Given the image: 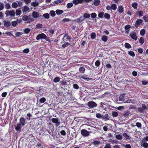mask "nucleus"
<instances>
[{
	"instance_id": "obj_3",
	"label": "nucleus",
	"mask_w": 148,
	"mask_h": 148,
	"mask_svg": "<svg viewBox=\"0 0 148 148\" xmlns=\"http://www.w3.org/2000/svg\"><path fill=\"white\" fill-rule=\"evenodd\" d=\"M88 106L90 108H93L96 107L97 104L94 101H90L88 102Z\"/></svg>"
},
{
	"instance_id": "obj_63",
	"label": "nucleus",
	"mask_w": 148,
	"mask_h": 148,
	"mask_svg": "<svg viewBox=\"0 0 148 148\" xmlns=\"http://www.w3.org/2000/svg\"><path fill=\"white\" fill-rule=\"evenodd\" d=\"M136 126L138 127H140L141 126V124L140 123L137 122L136 124Z\"/></svg>"
},
{
	"instance_id": "obj_47",
	"label": "nucleus",
	"mask_w": 148,
	"mask_h": 148,
	"mask_svg": "<svg viewBox=\"0 0 148 148\" xmlns=\"http://www.w3.org/2000/svg\"><path fill=\"white\" fill-rule=\"evenodd\" d=\"M85 18L84 16H81L79 19V21L82 22L84 20Z\"/></svg>"
},
{
	"instance_id": "obj_32",
	"label": "nucleus",
	"mask_w": 148,
	"mask_h": 148,
	"mask_svg": "<svg viewBox=\"0 0 148 148\" xmlns=\"http://www.w3.org/2000/svg\"><path fill=\"white\" fill-rule=\"evenodd\" d=\"M144 39L142 37H140L139 39V42L141 44H143L144 43Z\"/></svg>"
},
{
	"instance_id": "obj_6",
	"label": "nucleus",
	"mask_w": 148,
	"mask_h": 148,
	"mask_svg": "<svg viewBox=\"0 0 148 148\" xmlns=\"http://www.w3.org/2000/svg\"><path fill=\"white\" fill-rule=\"evenodd\" d=\"M131 38L135 40H136L137 39V37L136 32H131L130 34Z\"/></svg>"
},
{
	"instance_id": "obj_9",
	"label": "nucleus",
	"mask_w": 148,
	"mask_h": 148,
	"mask_svg": "<svg viewBox=\"0 0 148 148\" xmlns=\"http://www.w3.org/2000/svg\"><path fill=\"white\" fill-rule=\"evenodd\" d=\"M84 0H73V2L74 4L77 5L79 3H84Z\"/></svg>"
},
{
	"instance_id": "obj_2",
	"label": "nucleus",
	"mask_w": 148,
	"mask_h": 148,
	"mask_svg": "<svg viewBox=\"0 0 148 148\" xmlns=\"http://www.w3.org/2000/svg\"><path fill=\"white\" fill-rule=\"evenodd\" d=\"M81 133L82 135L84 137L88 136L90 134L89 132L85 129L82 130L81 131Z\"/></svg>"
},
{
	"instance_id": "obj_14",
	"label": "nucleus",
	"mask_w": 148,
	"mask_h": 148,
	"mask_svg": "<svg viewBox=\"0 0 148 148\" xmlns=\"http://www.w3.org/2000/svg\"><path fill=\"white\" fill-rule=\"evenodd\" d=\"M56 12L57 15H60L63 13V11L62 10H56Z\"/></svg>"
},
{
	"instance_id": "obj_61",
	"label": "nucleus",
	"mask_w": 148,
	"mask_h": 148,
	"mask_svg": "<svg viewBox=\"0 0 148 148\" xmlns=\"http://www.w3.org/2000/svg\"><path fill=\"white\" fill-rule=\"evenodd\" d=\"M73 87L74 88L76 89H78L79 88L77 84H74L73 85Z\"/></svg>"
},
{
	"instance_id": "obj_25",
	"label": "nucleus",
	"mask_w": 148,
	"mask_h": 148,
	"mask_svg": "<svg viewBox=\"0 0 148 148\" xmlns=\"http://www.w3.org/2000/svg\"><path fill=\"white\" fill-rule=\"evenodd\" d=\"M116 138L118 140H121L122 139V137L121 135L118 134L116 136Z\"/></svg>"
},
{
	"instance_id": "obj_43",
	"label": "nucleus",
	"mask_w": 148,
	"mask_h": 148,
	"mask_svg": "<svg viewBox=\"0 0 148 148\" xmlns=\"http://www.w3.org/2000/svg\"><path fill=\"white\" fill-rule=\"evenodd\" d=\"M73 4L72 3H69L67 4L66 7L68 8H70L72 7L73 6Z\"/></svg>"
},
{
	"instance_id": "obj_1",
	"label": "nucleus",
	"mask_w": 148,
	"mask_h": 148,
	"mask_svg": "<svg viewBox=\"0 0 148 148\" xmlns=\"http://www.w3.org/2000/svg\"><path fill=\"white\" fill-rule=\"evenodd\" d=\"M42 38L45 39L47 41H50V39L44 33H41L38 34L36 38V39L37 40H39Z\"/></svg>"
},
{
	"instance_id": "obj_36",
	"label": "nucleus",
	"mask_w": 148,
	"mask_h": 148,
	"mask_svg": "<svg viewBox=\"0 0 148 148\" xmlns=\"http://www.w3.org/2000/svg\"><path fill=\"white\" fill-rule=\"evenodd\" d=\"M125 47L127 49L130 48L131 47L130 45L127 43H125Z\"/></svg>"
},
{
	"instance_id": "obj_11",
	"label": "nucleus",
	"mask_w": 148,
	"mask_h": 148,
	"mask_svg": "<svg viewBox=\"0 0 148 148\" xmlns=\"http://www.w3.org/2000/svg\"><path fill=\"white\" fill-rule=\"evenodd\" d=\"M22 127V125L21 124H18L15 126V128L16 130H20Z\"/></svg>"
},
{
	"instance_id": "obj_40",
	"label": "nucleus",
	"mask_w": 148,
	"mask_h": 148,
	"mask_svg": "<svg viewBox=\"0 0 148 148\" xmlns=\"http://www.w3.org/2000/svg\"><path fill=\"white\" fill-rule=\"evenodd\" d=\"M96 116L97 118L99 119H103V116H102L100 114L97 113L96 114Z\"/></svg>"
},
{
	"instance_id": "obj_41",
	"label": "nucleus",
	"mask_w": 148,
	"mask_h": 148,
	"mask_svg": "<svg viewBox=\"0 0 148 148\" xmlns=\"http://www.w3.org/2000/svg\"><path fill=\"white\" fill-rule=\"evenodd\" d=\"M104 15V12H101L99 13L98 16L100 18H102Z\"/></svg>"
},
{
	"instance_id": "obj_42",
	"label": "nucleus",
	"mask_w": 148,
	"mask_h": 148,
	"mask_svg": "<svg viewBox=\"0 0 148 148\" xmlns=\"http://www.w3.org/2000/svg\"><path fill=\"white\" fill-rule=\"evenodd\" d=\"M104 16L106 18L108 19H109L110 18V14L107 13L105 14Z\"/></svg>"
},
{
	"instance_id": "obj_33",
	"label": "nucleus",
	"mask_w": 148,
	"mask_h": 148,
	"mask_svg": "<svg viewBox=\"0 0 148 148\" xmlns=\"http://www.w3.org/2000/svg\"><path fill=\"white\" fill-rule=\"evenodd\" d=\"M79 71L82 73H83L85 72V69L84 67H81L79 68Z\"/></svg>"
},
{
	"instance_id": "obj_26",
	"label": "nucleus",
	"mask_w": 148,
	"mask_h": 148,
	"mask_svg": "<svg viewBox=\"0 0 148 148\" xmlns=\"http://www.w3.org/2000/svg\"><path fill=\"white\" fill-rule=\"evenodd\" d=\"M34 20V18H28V21L26 22V23H29L32 22Z\"/></svg>"
},
{
	"instance_id": "obj_15",
	"label": "nucleus",
	"mask_w": 148,
	"mask_h": 148,
	"mask_svg": "<svg viewBox=\"0 0 148 148\" xmlns=\"http://www.w3.org/2000/svg\"><path fill=\"white\" fill-rule=\"evenodd\" d=\"M92 144L96 146L97 147L101 144L100 141H95L92 142Z\"/></svg>"
},
{
	"instance_id": "obj_17",
	"label": "nucleus",
	"mask_w": 148,
	"mask_h": 148,
	"mask_svg": "<svg viewBox=\"0 0 148 148\" xmlns=\"http://www.w3.org/2000/svg\"><path fill=\"white\" fill-rule=\"evenodd\" d=\"M145 34V31L144 29H142L140 32V34L141 36H144Z\"/></svg>"
},
{
	"instance_id": "obj_50",
	"label": "nucleus",
	"mask_w": 148,
	"mask_h": 148,
	"mask_svg": "<svg viewBox=\"0 0 148 148\" xmlns=\"http://www.w3.org/2000/svg\"><path fill=\"white\" fill-rule=\"evenodd\" d=\"M123 98H124L123 95H121L119 97V100L120 101H122L123 100Z\"/></svg>"
},
{
	"instance_id": "obj_58",
	"label": "nucleus",
	"mask_w": 148,
	"mask_h": 148,
	"mask_svg": "<svg viewBox=\"0 0 148 148\" xmlns=\"http://www.w3.org/2000/svg\"><path fill=\"white\" fill-rule=\"evenodd\" d=\"M145 22H147L148 21V16H146L143 18Z\"/></svg>"
},
{
	"instance_id": "obj_21",
	"label": "nucleus",
	"mask_w": 148,
	"mask_h": 148,
	"mask_svg": "<svg viewBox=\"0 0 148 148\" xmlns=\"http://www.w3.org/2000/svg\"><path fill=\"white\" fill-rule=\"evenodd\" d=\"M60 80V79L59 77H56L54 78L53 81L54 82L56 83L59 82Z\"/></svg>"
},
{
	"instance_id": "obj_5",
	"label": "nucleus",
	"mask_w": 148,
	"mask_h": 148,
	"mask_svg": "<svg viewBox=\"0 0 148 148\" xmlns=\"http://www.w3.org/2000/svg\"><path fill=\"white\" fill-rule=\"evenodd\" d=\"M33 17L35 18H37L40 17L41 16L40 14L38 12L36 11H34L32 13Z\"/></svg>"
},
{
	"instance_id": "obj_64",
	"label": "nucleus",
	"mask_w": 148,
	"mask_h": 148,
	"mask_svg": "<svg viewBox=\"0 0 148 148\" xmlns=\"http://www.w3.org/2000/svg\"><path fill=\"white\" fill-rule=\"evenodd\" d=\"M138 14L140 16H141L143 15V12L142 11H140L138 12Z\"/></svg>"
},
{
	"instance_id": "obj_60",
	"label": "nucleus",
	"mask_w": 148,
	"mask_h": 148,
	"mask_svg": "<svg viewBox=\"0 0 148 148\" xmlns=\"http://www.w3.org/2000/svg\"><path fill=\"white\" fill-rule=\"evenodd\" d=\"M133 101L131 99H128L124 103H133Z\"/></svg>"
},
{
	"instance_id": "obj_4",
	"label": "nucleus",
	"mask_w": 148,
	"mask_h": 148,
	"mask_svg": "<svg viewBox=\"0 0 148 148\" xmlns=\"http://www.w3.org/2000/svg\"><path fill=\"white\" fill-rule=\"evenodd\" d=\"M6 16H14L15 15V12L14 11H7L5 12Z\"/></svg>"
},
{
	"instance_id": "obj_46",
	"label": "nucleus",
	"mask_w": 148,
	"mask_h": 148,
	"mask_svg": "<svg viewBox=\"0 0 148 148\" xmlns=\"http://www.w3.org/2000/svg\"><path fill=\"white\" fill-rule=\"evenodd\" d=\"M23 34V33L22 32H17L16 33V36L17 37H18Z\"/></svg>"
},
{
	"instance_id": "obj_24",
	"label": "nucleus",
	"mask_w": 148,
	"mask_h": 148,
	"mask_svg": "<svg viewBox=\"0 0 148 148\" xmlns=\"http://www.w3.org/2000/svg\"><path fill=\"white\" fill-rule=\"evenodd\" d=\"M132 6L134 9H136L137 8L138 4L136 3H133L132 4Z\"/></svg>"
},
{
	"instance_id": "obj_44",
	"label": "nucleus",
	"mask_w": 148,
	"mask_h": 148,
	"mask_svg": "<svg viewBox=\"0 0 148 148\" xmlns=\"http://www.w3.org/2000/svg\"><path fill=\"white\" fill-rule=\"evenodd\" d=\"M21 10H20L17 9L16 11V14L17 15H20L21 13Z\"/></svg>"
},
{
	"instance_id": "obj_57",
	"label": "nucleus",
	"mask_w": 148,
	"mask_h": 148,
	"mask_svg": "<svg viewBox=\"0 0 148 148\" xmlns=\"http://www.w3.org/2000/svg\"><path fill=\"white\" fill-rule=\"evenodd\" d=\"M29 50L28 49H24L23 50V52L24 53H27L29 52Z\"/></svg>"
},
{
	"instance_id": "obj_56",
	"label": "nucleus",
	"mask_w": 148,
	"mask_h": 148,
	"mask_svg": "<svg viewBox=\"0 0 148 148\" xmlns=\"http://www.w3.org/2000/svg\"><path fill=\"white\" fill-rule=\"evenodd\" d=\"M131 27V26L130 25H126L125 27V29L126 30H127L130 29V28Z\"/></svg>"
},
{
	"instance_id": "obj_54",
	"label": "nucleus",
	"mask_w": 148,
	"mask_h": 148,
	"mask_svg": "<svg viewBox=\"0 0 148 148\" xmlns=\"http://www.w3.org/2000/svg\"><path fill=\"white\" fill-rule=\"evenodd\" d=\"M100 64V62L99 60H97L95 62V65L97 66H98Z\"/></svg>"
},
{
	"instance_id": "obj_37",
	"label": "nucleus",
	"mask_w": 148,
	"mask_h": 148,
	"mask_svg": "<svg viewBox=\"0 0 148 148\" xmlns=\"http://www.w3.org/2000/svg\"><path fill=\"white\" fill-rule=\"evenodd\" d=\"M117 8V6L116 5L113 4H112L111 5V9L113 10H115Z\"/></svg>"
},
{
	"instance_id": "obj_29",
	"label": "nucleus",
	"mask_w": 148,
	"mask_h": 148,
	"mask_svg": "<svg viewBox=\"0 0 148 148\" xmlns=\"http://www.w3.org/2000/svg\"><path fill=\"white\" fill-rule=\"evenodd\" d=\"M43 16L46 19H48L49 18V14L48 13H46L44 14Z\"/></svg>"
},
{
	"instance_id": "obj_30",
	"label": "nucleus",
	"mask_w": 148,
	"mask_h": 148,
	"mask_svg": "<svg viewBox=\"0 0 148 148\" xmlns=\"http://www.w3.org/2000/svg\"><path fill=\"white\" fill-rule=\"evenodd\" d=\"M46 99L45 97H42L40 99L39 101L41 103H43L45 102Z\"/></svg>"
},
{
	"instance_id": "obj_38",
	"label": "nucleus",
	"mask_w": 148,
	"mask_h": 148,
	"mask_svg": "<svg viewBox=\"0 0 148 148\" xmlns=\"http://www.w3.org/2000/svg\"><path fill=\"white\" fill-rule=\"evenodd\" d=\"M112 114L113 117H116L118 114L117 112L116 111H113L112 113Z\"/></svg>"
},
{
	"instance_id": "obj_18",
	"label": "nucleus",
	"mask_w": 148,
	"mask_h": 148,
	"mask_svg": "<svg viewBox=\"0 0 148 148\" xmlns=\"http://www.w3.org/2000/svg\"><path fill=\"white\" fill-rule=\"evenodd\" d=\"M30 31L31 29H30L26 28L24 30V32L26 34H27L30 32Z\"/></svg>"
},
{
	"instance_id": "obj_27",
	"label": "nucleus",
	"mask_w": 148,
	"mask_h": 148,
	"mask_svg": "<svg viewBox=\"0 0 148 148\" xmlns=\"http://www.w3.org/2000/svg\"><path fill=\"white\" fill-rule=\"evenodd\" d=\"M108 39L107 37L105 36H103L101 38V40L104 42H106Z\"/></svg>"
},
{
	"instance_id": "obj_10",
	"label": "nucleus",
	"mask_w": 148,
	"mask_h": 148,
	"mask_svg": "<svg viewBox=\"0 0 148 148\" xmlns=\"http://www.w3.org/2000/svg\"><path fill=\"white\" fill-rule=\"evenodd\" d=\"M143 22V20L141 19H138L136 22L135 24V26L136 27H137L139 25Z\"/></svg>"
},
{
	"instance_id": "obj_35",
	"label": "nucleus",
	"mask_w": 148,
	"mask_h": 148,
	"mask_svg": "<svg viewBox=\"0 0 148 148\" xmlns=\"http://www.w3.org/2000/svg\"><path fill=\"white\" fill-rule=\"evenodd\" d=\"M50 14L52 17L56 15L55 12L53 10L50 11Z\"/></svg>"
},
{
	"instance_id": "obj_20",
	"label": "nucleus",
	"mask_w": 148,
	"mask_h": 148,
	"mask_svg": "<svg viewBox=\"0 0 148 148\" xmlns=\"http://www.w3.org/2000/svg\"><path fill=\"white\" fill-rule=\"evenodd\" d=\"M118 11L119 12L121 13L123 12V8L121 6H119L118 8Z\"/></svg>"
},
{
	"instance_id": "obj_34",
	"label": "nucleus",
	"mask_w": 148,
	"mask_h": 148,
	"mask_svg": "<svg viewBox=\"0 0 148 148\" xmlns=\"http://www.w3.org/2000/svg\"><path fill=\"white\" fill-rule=\"evenodd\" d=\"M128 54L130 56H131L132 57H134L135 56V55L134 52L132 51H130L128 52Z\"/></svg>"
},
{
	"instance_id": "obj_55",
	"label": "nucleus",
	"mask_w": 148,
	"mask_h": 148,
	"mask_svg": "<svg viewBox=\"0 0 148 148\" xmlns=\"http://www.w3.org/2000/svg\"><path fill=\"white\" fill-rule=\"evenodd\" d=\"M17 24V23L16 21H13L12 23V25L14 27L16 26Z\"/></svg>"
},
{
	"instance_id": "obj_52",
	"label": "nucleus",
	"mask_w": 148,
	"mask_h": 148,
	"mask_svg": "<svg viewBox=\"0 0 148 148\" xmlns=\"http://www.w3.org/2000/svg\"><path fill=\"white\" fill-rule=\"evenodd\" d=\"M123 135L126 139H129V136L126 133H123Z\"/></svg>"
},
{
	"instance_id": "obj_23",
	"label": "nucleus",
	"mask_w": 148,
	"mask_h": 148,
	"mask_svg": "<svg viewBox=\"0 0 148 148\" xmlns=\"http://www.w3.org/2000/svg\"><path fill=\"white\" fill-rule=\"evenodd\" d=\"M100 3V1L99 0H95L94 2V4L96 5H98Z\"/></svg>"
},
{
	"instance_id": "obj_51",
	"label": "nucleus",
	"mask_w": 148,
	"mask_h": 148,
	"mask_svg": "<svg viewBox=\"0 0 148 148\" xmlns=\"http://www.w3.org/2000/svg\"><path fill=\"white\" fill-rule=\"evenodd\" d=\"M97 14L95 13H93L91 14V17L93 18H95Z\"/></svg>"
},
{
	"instance_id": "obj_59",
	"label": "nucleus",
	"mask_w": 148,
	"mask_h": 148,
	"mask_svg": "<svg viewBox=\"0 0 148 148\" xmlns=\"http://www.w3.org/2000/svg\"><path fill=\"white\" fill-rule=\"evenodd\" d=\"M104 148H111V146L109 144H107Z\"/></svg>"
},
{
	"instance_id": "obj_28",
	"label": "nucleus",
	"mask_w": 148,
	"mask_h": 148,
	"mask_svg": "<svg viewBox=\"0 0 148 148\" xmlns=\"http://www.w3.org/2000/svg\"><path fill=\"white\" fill-rule=\"evenodd\" d=\"M18 4L15 2L13 3L12 5V7L14 8H16L18 7Z\"/></svg>"
},
{
	"instance_id": "obj_31",
	"label": "nucleus",
	"mask_w": 148,
	"mask_h": 148,
	"mask_svg": "<svg viewBox=\"0 0 148 148\" xmlns=\"http://www.w3.org/2000/svg\"><path fill=\"white\" fill-rule=\"evenodd\" d=\"M28 16L26 15L24 16L22 18L23 20L27 22L28 21Z\"/></svg>"
},
{
	"instance_id": "obj_49",
	"label": "nucleus",
	"mask_w": 148,
	"mask_h": 148,
	"mask_svg": "<svg viewBox=\"0 0 148 148\" xmlns=\"http://www.w3.org/2000/svg\"><path fill=\"white\" fill-rule=\"evenodd\" d=\"M70 19L68 18H64L62 20V21L64 22H69L70 21Z\"/></svg>"
},
{
	"instance_id": "obj_13",
	"label": "nucleus",
	"mask_w": 148,
	"mask_h": 148,
	"mask_svg": "<svg viewBox=\"0 0 148 148\" xmlns=\"http://www.w3.org/2000/svg\"><path fill=\"white\" fill-rule=\"evenodd\" d=\"M38 3L37 1H34L31 3V5L34 7H36L38 5Z\"/></svg>"
},
{
	"instance_id": "obj_39",
	"label": "nucleus",
	"mask_w": 148,
	"mask_h": 148,
	"mask_svg": "<svg viewBox=\"0 0 148 148\" xmlns=\"http://www.w3.org/2000/svg\"><path fill=\"white\" fill-rule=\"evenodd\" d=\"M10 6L9 4L6 3L5 4V8L7 9H9L10 8Z\"/></svg>"
},
{
	"instance_id": "obj_7",
	"label": "nucleus",
	"mask_w": 148,
	"mask_h": 148,
	"mask_svg": "<svg viewBox=\"0 0 148 148\" xmlns=\"http://www.w3.org/2000/svg\"><path fill=\"white\" fill-rule=\"evenodd\" d=\"M51 121L53 123L56 124V126H58L60 124V122L58 121V118H52L51 119Z\"/></svg>"
},
{
	"instance_id": "obj_19",
	"label": "nucleus",
	"mask_w": 148,
	"mask_h": 148,
	"mask_svg": "<svg viewBox=\"0 0 148 148\" xmlns=\"http://www.w3.org/2000/svg\"><path fill=\"white\" fill-rule=\"evenodd\" d=\"M42 25L41 23H38L36 25V29L40 28L42 27Z\"/></svg>"
},
{
	"instance_id": "obj_22",
	"label": "nucleus",
	"mask_w": 148,
	"mask_h": 148,
	"mask_svg": "<svg viewBox=\"0 0 148 148\" xmlns=\"http://www.w3.org/2000/svg\"><path fill=\"white\" fill-rule=\"evenodd\" d=\"M109 115L108 114H106L103 117V119H105L106 120L109 119Z\"/></svg>"
},
{
	"instance_id": "obj_62",
	"label": "nucleus",
	"mask_w": 148,
	"mask_h": 148,
	"mask_svg": "<svg viewBox=\"0 0 148 148\" xmlns=\"http://www.w3.org/2000/svg\"><path fill=\"white\" fill-rule=\"evenodd\" d=\"M142 83L144 85H146L148 83V82L147 81H142Z\"/></svg>"
},
{
	"instance_id": "obj_16",
	"label": "nucleus",
	"mask_w": 148,
	"mask_h": 148,
	"mask_svg": "<svg viewBox=\"0 0 148 148\" xmlns=\"http://www.w3.org/2000/svg\"><path fill=\"white\" fill-rule=\"evenodd\" d=\"M29 8L27 6H25L23 8V12H26L29 10Z\"/></svg>"
},
{
	"instance_id": "obj_12",
	"label": "nucleus",
	"mask_w": 148,
	"mask_h": 148,
	"mask_svg": "<svg viewBox=\"0 0 148 148\" xmlns=\"http://www.w3.org/2000/svg\"><path fill=\"white\" fill-rule=\"evenodd\" d=\"M20 122L22 126H24L25 124V119L24 118L22 117L20 118Z\"/></svg>"
},
{
	"instance_id": "obj_8",
	"label": "nucleus",
	"mask_w": 148,
	"mask_h": 148,
	"mask_svg": "<svg viewBox=\"0 0 148 148\" xmlns=\"http://www.w3.org/2000/svg\"><path fill=\"white\" fill-rule=\"evenodd\" d=\"M145 139H143L142 140L141 142V146H143V147L145 148H147L148 147V143L145 142Z\"/></svg>"
},
{
	"instance_id": "obj_53",
	"label": "nucleus",
	"mask_w": 148,
	"mask_h": 148,
	"mask_svg": "<svg viewBox=\"0 0 148 148\" xmlns=\"http://www.w3.org/2000/svg\"><path fill=\"white\" fill-rule=\"evenodd\" d=\"M4 8V5L2 3H0V10H2Z\"/></svg>"
},
{
	"instance_id": "obj_45",
	"label": "nucleus",
	"mask_w": 148,
	"mask_h": 148,
	"mask_svg": "<svg viewBox=\"0 0 148 148\" xmlns=\"http://www.w3.org/2000/svg\"><path fill=\"white\" fill-rule=\"evenodd\" d=\"M96 37V34L94 33H92L91 34V37L92 39H94Z\"/></svg>"
},
{
	"instance_id": "obj_48",
	"label": "nucleus",
	"mask_w": 148,
	"mask_h": 148,
	"mask_svg": "<svg viewBox=\"0 0 148 148\" xmlns=\"http://www.w3.org/2000/svg\"><path fill=\"white\" fill-rule=\"evenodd\" d=\"M83 16L85 18H89L90 17V15L87 13H85L84 14Z\"/></svg>"
}]
</instances>
